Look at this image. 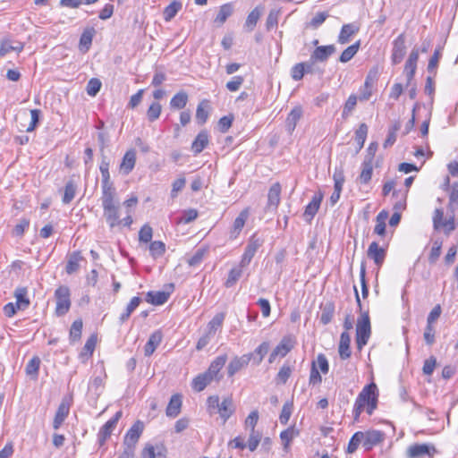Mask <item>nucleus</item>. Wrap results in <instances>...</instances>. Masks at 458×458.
Wrapping results in <instances>:
<instances>
[{"mask_svg": "<svg viewBox=\"0 0 458 458\" xmlns=\"http://www.w3.org/2000/svg\"><path fill=\"white\" fill-rule=\"evenodd\" d=\"M378 392L375 383L365 386L358 394L352 410L353 420L358 422L363 411L371 415L377 407Z\"/></svg>", "mask_w": 458, "mask_h": 458, "instance_id": "1", "label": "nucleus"}, {"mask_svg": "<svg viewBox=\"0 0 458 458\" xmlns=\"http://www.w3.org/2000/svg\"><path fill=\"white\" fill-rule=\"evenodd\" d=\"M103 216L111 229L120 225V201L116 191L103 193L101 195Z\"/></svg>", "mask_w": 458, "mask_h": 458, "instance_id": "2", "label": "nucleus"}, {"mask_svg": "<svg viewBox=\"0 0 458 458\" xmlns=\"http://www.w3.org/2000/svg\"><path fill=\"white\" fill-rule=\"evenodd\" d=\"M371 335L370 319L368 311H361L356 324V344L361 350L367 344Z\"/></svg>", "mask_w": 458, "mask_h": 458, "instance_id": "3", "label": "nucleus"}, {"mask_svg": "<svg viewBox=\"0 0 458 458\" xmlns=\"http://www.w3.org/2000/svg\"><path fill=\"white\" fill-rule=\"evenodd\" d=\"M55 297L56 300L55 314L59 317L65 315L71 307V293L69 288L65 285L59 286L55 291Z\"/></svg>", "mask_w": 458, "mask_h": 458, "instance_id": "4", "label": "nucleus"}, {"mask_svg": "<svg viewBox=\"0 0 458 458\" xmlns=\"http://www.w3.org/2000/svg\"><path fill=\"white\" fill-rule=\"evenodd\" d=\"M296 341L293 335H285L280 343L276 346L269 355L268 362L273 363L277 356L285 357L295 346Z\"/></svg>", "mask_w": 458, "mask_h": 458, "instance_id": "5", "label": "nucleus"}, {"mask_svg": "<svg viewBox=\"0 0 458 458\" xmlns=\"http://www.w3.org/2000/svg\"><path fill=\"white\" fill-rule=\"evenodd\" d=\"M144 429V424L140 420H137L126 432L123 445L124 449H131L134 453L135 445L139 441Z\"/></svg>", "mask_w": 458, "mask_h": 458, "instance_id": "6", "label": "nucleus"}, {"mask_svg": "<svg viewBox=\"0 0 458 458\" xmlns=\"http://www.w3.org/2000/svg\"><path fill=\"white\" fill-rule=\"evenodd\" d=\"M262 243L263 241L257 237L256 234L250 236L245 248V251L242 254V259L240 261L242 267H245L250 263L252 258L254 257L258 249L262 245Z\"/></svg>", "mask_w": 458, "mask_h": 458, "instance_id": "7", "label": "nucleus"}, {"mask_svg": "<svg viewBox=\"0 0 458 458\" xmlns=\"http://www.w3.org/2000/svg\"><path fill=\"white\" fill-rule=\"evenodd\" d=\"M405 54H406L405 36L403 33H402L393 41V48H392V54H391L392 64H400L403 61Z\"/></svg>", "mask_w": 458, "mask_h": 458, "instance_id": "8", "label": "nucleus"}, {"mask_svg": "<svg viewBox=\"0 0 458 458\" xmlns=\"http://www.w3.org/2000/svg\"><path fill=\"white\" fill-rule=\"evenodd\" d=\"M253 353H246L242 356H235L227 366L228 377L234 376L237 372L246 368L252 360Z\"/></svg>", "mask_w": 458, "mask_h": 458, "instance_id": "9", "label": "nucleus"}, {"mask_svg": "<svg viewBox=\"0 0 458 458\" xmlns=\"http://www.w3.org/2000/svg\"><path fill=\"white\" fill-rule=\"evenodd\" d=\"M122 411H118L113 418L107 420L99 429L98 437L100 445H103L106 439L111 436L113 430L115 428L119 420L122 417Z\"/></svg>", "mask_w": 458, "mask_h": 458, "instance_id": "10", "label": "nucleus"}, {"mask_svg": "<svg viewBox=\"0 0 458 458\" xmlns=\"http://www.w3.org/2000/svg\"><path fill=\"white\" fill-rule=\"evenodd\" d=\"M436 448L428 444H414L408 447L407 456L409 458H420L425 455L433 456L436 453Z\"/></svg>", "mask_w": 458, "mask_h": 458, "instance_id": "11", "label": "nucleus"}, {"mask_svg": "<svg viewBox=\"0 0 458 458\" xmlns=\"http://www.w3.org/2000/svg\"><path fill=\"white\" fill-rule=\"evenodd\" d=\"M281 184L275 182L269 188L267 193V204L266 206V211L276 212L281 200Z\"/></svg>", "mask_w": 458, "mask_h": 458, "instance_id": "12", "label": "nucleus"}, {"mask_svg": "<svg viewBox=\"0 0 458 458\" xmlns=\"http://www.w3.org/2000/svg\"><path fill=\"white\" fill-rule=\"evenodd\" d=\"M166 455L167 449L162 443L156 445L148 443L141 452L142 458H166Z\"/></svg>", "mask_w": 458, "mask_h": 458, "instance_id": "13", "label": "nucleus"}, {"mask_svg": "<svg viewBox=\"0 0 458 458\" xmlns=\"http://www.w3.org/2000/svg\"><path fill=\"white\" fill-rule=\"evenodd\" d=\"M362 445L365 450H371L374 446L377 445L384 440V433L380 430H368L362 432Z\"/></svg>", "mask_w": 458, "mask_h": 458, "instance_id": "14", "label": "nucleus"}, {"mask_svg": "<svg viewBox=\"0 0 458 458\" xmlns=\"http://www.w3.org/2000/svg\"><path fill=\"white\" fill-rule=\"evenodd\" d=\"M99 170L101 173L102 194L116 191L115 188L114 187L113 183L110 181L109 162H107L106 160V158L102 159L100 165H99Z\"/></svg>", "mask_w": 458, "mask_h": 458, "instance_id": "15", "label": "nucleus"}, {"mask_svg": "<svg viewBox=\"0 0 458 458\" xmlns=\"http://www.w3.org/2000/svg\"><path fill=\"white\" fill-rule=\"evenodd\" d=\"M323 199L322 192H317L313 195L310 202L305 207L303 218L306 222L310 223L318 213L321 201Z\"/></svg>", "mask_w": 458, "mask_h": 458, "instance_id": "16", "label": "nucleus"}, {"mask_svg": "<svg viewBox=\"0 0 458 458\" xmlns=\"http://www.w3.org/2000/svg\"><path fill=\"white\" fill-rule=\"evenodd\" d=\"M367 255L377 267H381L386 259V251L377 242H372L369 246Z\"/></svg>", "mask_w": 458, "mask_h": 458, "instance_id": "17", "label": "nucleus"}, {"mask_svg": "<svg viewBox=\"0 0 458 458\" xmlns=\"http://www.w3.org/2000/svg\"><path fill=\"white\" fill-rule=\"evenodd\" d=\"M335 52L334 45L317 47L310 55L311 62H325Z\"/></svg>", "mask_w": 458, "mask_h": 458, "instance_id": "18", "label": "nucleus"}, {"mask_svg": "<svg viewBox=\"0 0 458 458\" xmlns=\"http://www.w3.org/2000/svg\"><path fill=\"white\" fill-rule=\"evenodd\" d=\"M136 164V151L134 149H130L125 152L123 157L122 162L120 164V172L127 175L129 174L134 168Z\"/></svg>", "mask_w": 458, "mask_h": 458, "instance_id": "19", "label": "nucleus"}, {"mask_svg": "<svg viewBox=\"0 0 458 458\" xmlns=\"http://www.w3.org/2000/svg\"><path fill=\"white\" fill-rule=\"evenodd\" d=\"M24 47L23 43L11 38H4L0 42V56H4L11 51L20 53Z\"/></svg>", "mask_w": 458, "mask_h": 458, "instance_id": "20", "label": "nucleus"}, {"mask_svg": "<svg viewBox=\"0 0 458 458\" xmlns=\"http://www.w3.org/2000/svg\"><path fill=\"white\" fill-rule=\"evenodd\" d=\"M249 217L248 208L243 209L239 216L235 218L233 227L230 231V239H236L242 232L247 219Z\"/></svg>", "mask_w": 458, "mask_h": 458, "instance_id": "21", "label": "nucleus"}, {"mask_svg": "<svg viewBox=\"0 0 458 458\" xmlns=\"http://www.w3.org/2000/svg\"><path fill=\"white\" fill-rule=\"evenodd\" d=\"M360 27L355 23H348L343 25L341 31L338 35V43L344 45L350 42L351 38L358 33Z\"/></svg>", "mask_w": 458, "mask_h": 458, "instance_id": "22", "label": "nucleus"}, {"mask_svg": "<svg viewBox=\"0 0 458 458\" xmlns=\"http://www.w3.org/2000/svg\"><path fill=\"white\" fill-rule=\"evenodd\" d=\"M163 335L160 330L153 332L144 346L145 356H151L162 342Z\"/></svg>", "mask_w": 458, "mask_h": 458, "instance_id": "23", "label": "nucleus"}, {"mask_svg": "<svg viewBox=\"0 0 458 458\" xmlns=\"http://www.w3.org/2000/svg\"><path fill=\"white\" fill-rule=\"evenodd\" d=\"M302 116V108L300 106L293 107L288 114L285 121V128L289 133H292Z\"/></svg>", "mask_w": 458, "mask_h": 458, "instance_id": "24", "label": "nucleus"}, {"mask_svg": "<svg viewBox=\"0 0 458 458\" xmlns=\"http://www.w3.org/2000/svg\"><path fill=\"white\" fill-rule=\"evenodd\" d=\"M221 419L225 422L234 412L233 399L230 396L223 398L217 410Z\"/></svg>", "mask_w": 458, "mask_h": 458, "instance_id": "25", "label": "nucleus"}, {"mask_svg": "<svg viewBox=\"0 0 458 458\" xmlns=\"http://www.w3.org/2000/svg\"><path fill=\"white\" fill-rule=\"evenodd\" d=\"M208 144V134L206 131L198 133L191 144V150L195 155L199 154Z\"/></svg>", "mask_w": 458, "mask_h": 458, "instance_id": "26", "label": "nucleus"}, {"mask_svg": "<svg viewBox=\"0 0 458 458\" xmlns=\"http://www.w3.org/2000/svg\"><path fill=\"white\" fill-rule=\"evenodd\" d=\"M350 344V334L348 332H343L340 336V343L338 348L339 355L342 360H346L351 356Z\"/></svg>", "mask_w": 458, "mask_h": 458, "instance_id": "27", "label": "nucleus"}, {"mask_svg": "<svg viewBox=\"0 0 458 458\" xmlns=\"http://www.w3.org/2000/svg\"><path fill=\"white\" fill-rule=\"evenodd\" d=\"M213 380L214 378L209 376L207 371H205L204 373H200L193 378L191 386L195 391L201 392Z\"/></svg>", "mask_w": 458, "mask_h": 458, "instance_id": "28", "label": "nucleus"}, {"mask_svg": "<svg viewBox=\"0 0 458 458\" xmlns=\"http://www.w3.org/2000/svg\"><path fill=\"white\" fill-rule=\"evenodd\" d=\"M227 360V355L222 354L217 356L209 365L207 372L209 376H211L214 379L217 377L219 371L225 365Z\"/></svg>", "mask_w": 458, "mask_h": 458, "instance_id": "29", "label": "nucleus"}, {"mask_svg": "<svg viewBox=\"0 0 458 458\" xmlns=\"http://www.w3.org/2000/svg\"><path fill=\"white\" fill-rule=\"evenodd\" d=\"M69 411H70V406L68 403H65L63 402L59 405V407L56 411L55 416L54 418V421H53V428L55 429H58L61 427V425L63 424V422L68 416Z\"/></svg>", "mask_w": 458, "mask_h": 458, "instance_id": "30", "label": "nucleus"}, {"mask_svg": "<svg viewBox=\"0 0 458 458\" xmlns=\"http://www.w3.org/2000/svg\"><path fill=\"white\" fill-rule=\"evenodd\" d=\"M373 174V162L364 159L361 164V172L358 178L360 183L367 184L371 180Z\"/></svg>", "mask_w": 458, "mask_h": 458, "instance_id": "31", "label": "nucleus"}, {"mask_svg": "<svg viewBox=\"0 0 458 458\" xmlns=\"http://www.w3.org/2000/svg\"><path fill=\"white\" fill-rule=\"evenodd\" d=\"M181 406H182V397L181 395L179 394H174L170 401H169V403L166 407V415L168 417H176L179 413H180V411H181Z\"/></svg>", "mask_w": 458, "mask_h": 458, "instance_id": "32", "label": "nucleus"}, {"mask_svg": "<svg viewBox=\"0 0 458 458\" xmlns=\"http://www.w3.org/2000/svg\"><path fill=\"white\" fill-rule=\"evenodd\" d=\"M188 100V94L185 91L181 90L171 98L170 107L172 109H182L186 106Z\"/></svg>", "mask_w": 458, "mask_h": 458, "instance_id": "33", "label": "nucleus"}, {"mask_svg": "<svg viewBox=\"0 0 458 458\" xmlns=\"http://www.w3.org/2000/svg\"><path fill=\"white\" fill-rule=\"evenodd\" d=\"M233 7L231 3H227L221 5L214 21L218 25H223L226 21V20L233 14Z\"/></svg>", "mask_w": 458, "mask_h": 458, "instance_id": "34", "label": "nucleus"}, {"mask_svg": "<svg viewBox=\"0 0 458 458\" xmlns=\"http://www.w3.org/2000/svg\"><path fill=\"white\" fill-rule=\"evenodd\" d=\"M168 298L169 293L161 291H150L147 293V301L153 305H162L167 301Z\"/></svg>", "mask_w": 458, "mask_h": 458, "instance_id": "35", "label": "nucleus"}, {"mask_svg": "<svg viewBox=\"0 0 458 458\" xmlns=\"http://www.w3.org/2000/svg\"><path fill=\"white\" fill-rule=\"evenodd\" d=\"M96 344H97V335H90L88 338V340L86 341L84 347H83L81 352L80 353V358L82 360L83 362L93 354V352L96 347Z\"/></svg>", "mask_w": 458, "mask_h": 458, "instance_id": "36", "label": "nucleus"}, {"mask_svg": "<svg viewBox=\"0 0 458 458\" xmlns=\"http://www.w3.org/2000/svg\"><path fill=\"white\" fill-rule=\"evenodd\" d=\"M27 293L28 292L25 287H20L15 290V305L17 306L18 310H25L29 307L30 300L27 298Z\"/></svg>", "mask_w": 458, "mask_h": 458, "instance_id": "37", "label": "nucleus"}, {"mask_svg": "<svg viewBox=\"0 0 458 458\" xmlns=\"http://www.w3.org/2000/svg\"><path fill=\"white\" fill-rule=\"evenodd\" d=\"M82 257L79 251L72 253L66 264V273L72 275L76 272L80 267V261Z\"/></svg>", "mask_w": 458, "mask_h": 458, "instance_id": "38", "label": "nucleus"}, {"mask_svg": "<svg viewBox=\"0 0 458 458\" xmlns=\"http://www.w3.org/2000/svg\"><path fill=\"white\" fill-rule=\"evenodd\" d=\"M141 302V299L138 296L133 297L128 303L125 310L120 315L119 320L121 323H124L131 313L139 307Z\"/></svg>", "mask_w": 458, "mask_h": 458, "instance_id": "39", "label": "nucleus"}, {"mask_svg": "<svg viewBox=\"0 0 458 458\" xmlns=\"http://www.w3.org/2000/svg\"><path fill=\"white\" fill-rule=\"evenodd\" d=\"M388 218V212L386 210H382L378 213L376 217V226L374 228V233L383 236L386 233V221Z\"/></svg>", "mask_w": 458, "mask_h": 458, "instance_id": "40", "label": "nucleus"}, {"mask_svg": "<svg viewBox=\"0 0 458 458\" xmlns=\"http://www.w3.org/2000/svg\"><path fill=\"white\" fill-rule=\"evenodd\" d=\"M261 10L259 7L254 8L247 16L244 27L248 31H252L261 16Z\"/></svg>", "mask_w": 458, "mask_h": 458, "instance_id": "41", "label": "nucleus"}, {"mask_svg": "<svg viewBox=\"0 0 458 458\" xmlns=\"http://www.w3.org/2000/svg\"><path fill=\"white\" fill-rule=\"evenodd\" d=\"M360 46V40H358L354 44L349 46L347 48H345L342 52V54H341V55L339 57V61L341 63H347V62H349L357 54V52L359 51Z\"/></svg>", "mask_w": 458, "mask_h": 458, "instance_id": "42", "label": "nucleus"}, {"mask_svg": "<svg viewBox=\"0 0 458 458\" xmlns=\"http://www.w3.org/2000/svg\"><path fill=\"white\" fill-rule=\"evenodd\" d=\"M242 268L243 267H241V263H240L238 267H233L229 271L228 277H227L226 281L225 282V286L226 288L233 287L236 284V282L241 278V276L242 275Z\"/></svg>", "mask_w": 458, "mask_h": 458, "instance_id": "43", "label": "nucleus"}, {"mask_svg": "<svg viewBox=\"0 0 458 458\" xmlns=\"http://www.w3.org/2000/svg\"><path fill=\"white\" fill-rule=\"evenodd\" d=\"M77 191V185L72 180L66 182L64 187V192L62 199L64 204H69L75 197Z\"/></svg>", "mask_w": 458, "mask_h": 458, "instance_id": "44", "label": "nucleus"}, {"mask_svg": "<svg viewBox=\"0 0 458 458\" xmlns=\"http://www.w3.org/2000/svg\"><path fill=\"white\" fill-rule=\"evenodd\" d=\"M368 126L366 123H360L359 128L355 131V141L358 145L357 151H360L365 143L368 135Z\"/></svg>", "mask_w": 458, "mask_h": 458, "instance_id": "45", "label": "nucleus"}, {"mask_svg": "<svg viewBox=\"0 0 458 458\" xmlns=\"http://www.w3.org/2000/svg\"><path fill=\"white\" fill-rule=\"evenodd\" d=\"M208 101L203 100L201 101L196 110V119L201 124L205 123L208 117Z\"/></svg>", "mask_w": 458, "mask_h": 458, "instance_id": "46", "label": "nucleus"}, {"mask_svg": "<svg viewBox=\"0 0 458 458\" xmlns=\"http://www.w3.org/2000/svg\"><path fill=\"white\" fill-rule=\"evenodd\" d=\"M269 350V344L267 342H263L261 344H259L254 351L253 353V362L256 365H259L263 360V358L265 355L268 352Z\"/></svg>", "mask_w": 458, "mask_h": 458, "instance_id": "47", "label": "nucleus"}, {"mask_svg": "<svg viewBox=\"0 0 458 458\" xmlns=\"http://www.w3.org/2000/svg\"><path fill=\"white\" fill-rule=\"evenodd\" d=\"M40 366V359L38 356L33 357L26 365V374L32 378L37 379Z\"/></svg>", "mask_w": 458, "mask_h": 458, "instance_id": "48", "label": "nucleus"}, {"mask_svg": "<svg viewBox=\"0 0 458 458\" xmlns=\"http://www.w3.org/2000/svg\"><path fill=\"white\" fill-rule=\"evenodd\" d=\"M182 4L177 1H174L169 5H167L164 10V19L166 21H171L177 13L181 10Z\"/></svg>", "mask_w": 458, "mask_h": 458, "instance_id": "49", "label": "nucleus"}, {"mask_svg": "<svg viewBox=\"0 0 458 458\" xmlns=\"http://www.w3.org/2000/svg\"><path fill=\"white\" fill-rule=\"evenodd\" d=\"M225 319L224 313L216 314L208 324V333L211 335H215L216 331L222 327L223 321Z\"/></svg>", "mask_w": 458, "mask_h": 458, "instance_id": "50", "label": "nucleus"}, {"mask_svg": "<svg viewBox=\"0 0 458 458\" xmlns=\"http://www.w3.org/2000/svg\"><path fill=\"white\" fill-rule=\"evenodd\" d=\"M443 245V241L441 239H435L433 241V245L428 255V261L431 264L437 262L441 254V249Z\"/></svg>", "mask_w": 458, "mask_h": 458, "instance_id": "51", "label": "nucleus"}, {"mask_svg": "<svg viewBox=\"0 0 458 458\" xmlns=\"http://www.w3.org/2000/svg\"><path fill=\"white\" fill-rule=\"evenodd\" d=\"M83 323L81 319L73 321L70 328V341L76 342L81 339Z\"/></svg>", "mask_w": 458, "mask_h": 458, "instance_id": "52", "label": "nucleus"}, {"mask_svg": "<svg viewBox=\"0 0 458 458\" xmlns=\"http://www.w3.org/2000/svg\"><path fill=\"white\" fill-rule=\"evenodd\" d=\"M149 252L154 259H157L165 252V244L161 241L152 242L149 245Z\"/></svg>", "mask_w": 458, "mask_h": 458, "instance_id": "53", "label": "nucleus"}, {"mask_svg": "<svg viewBox=\"0 0 458 458\" xmlns=\"http://www.w3.org/2000/svg\"><path fill=\"white\" fill-rule=\"evenodd\" d=\"M357 99H358V98L354 94H352L349 96V98H347V100L344 106V109H343V113H342L343 118L345 119L352 114V112L354 110V108L357 105Z\"/></svg>", "mask_w": 458, "mask_h": 458, "instance_id": "54", "label": "nucleus"}, {"mask_svg": "<svg viewBox=\"0 0 458 458\" xmlns=\"http://www.w3.org/2000/svg\"><path fill=\"white\" fill-rule=\"evenodd\" d=\"M161 111H162L161 105L158 102H153L149 106V107L147 111V117H148V121L154 122L157 119H158L160 116Z\"/></svg>", "mask_w": 458, "mask_h": 458, "instance_id": "55", "label": "nucleus"}, {"mask_svg": "<svg viewBox=\"0 0 458 458\" xmlns=\"http://www.w3.org/2000/svg\"><path fill=\"white\" fill-rule=\"evenodd\" d=\"M312 363L316 364V367L323 374H327L329 371V363L325 354L319 353L317 356L316 360H313Z\"/></svg>", "mask_w": 458, "mask_h": 458, "instance_id": "56", "label": "nucleus"}, {"mask_svg": "<svg viewBox=\"0 0 458 458\" xmlns=\"http://www.w3.org/2000/svg\"><path fill=\"white\" fill-rule=\"evenodd\" d=\"M362 437H363V435H362L361 431H358L353 434V436L352 437V438L349 441V444L347 446V453L352 454L357 450L358 446L360 444H362V438H361Z\"/></svg>", "mask_w": 458, "mask_h": 458, "instance_id": "57", "label": "nucleus"}, {"mask_svg": "<svg viewBox=\"0 0 458 458\" xmlns=\"http://www.w3.org/2000/svg\"><path fill=\"white\" fill-rule=\"evenodd\" d=\"M292 368L288 364H284L279 369L276 380L277 383L285 384L292 374Z\"/></svg>", "mask_w": 458, "mask_h": 458, "instance_id": "58", "label": "nucleus"}, {"mask_svg": "<svg viewBox=\"0 0 458 458\" xmlns=\"http://www.w3.org/2000/svg\"><path fill=\"white\" fill-rule=\"evenodd\" d=\"M152 236V227L148 224L144 225L139 232V241L141 242L148 243L151 242Z\"/></svg>", "mask_w": 458, "mask_h": 458, "instance_id": "59", "label": "nucleus"}, {"mask_svg": "<svg viewBox=\"0 0 458 458\" xmlns=\"http://www.w3.org/2000/svg\"><path fill=\"white\" fill-rule=\"evenodd\" d=\"M101 81L97 78H92L89 81L86 88V91L89 96H96L101 89Z\"/></svg>", "mask_w": 458, "mask_h": 458, "instance_id": "60", "label": "nucleus"}, {"mask_svg": "<svg viewBox=\"0 0 458 458\" xmlns=\"http://www.w3.org/2000/svg\"><path fill=\"white\" fill-rule=\"evenodd\" d=\"M93 38V32L92 30H85L80 38V47L83 51H88Z\"/></svg>", "mask_w": 458, "mask_h": 458, "instance_id": "61", "label": "nucleus"}, {"mask_svg": "<svg viewBox=\"0 0 458 458\" xmlns=\"http://www.w3.org/2000/svg\"><path fill=\"white\" fill-rule=\"evenodd\" d=\"M278 17L279 11L273 9L269 12L266 21V27L267 30H270L271 29L277 26Z\"/></svg>", "mask_w": 458, "mask_h": 458, "instance_id": "62", "label": "nucleus"}, {"mask_svg": "<svg viewBox=\"0 0 458 458\" xmlns=\"http://www.w3.org/2000/svg\"><path fill=\"white\" fill-rule=\"evenodd\" d=\"M29 226H30V220L27 218H21L19 221V223L14 226V228L13 230V233L15 236L21 237L23 235L25 231L29 228Z\"/></svg>", "mask_w": 458, "mask_h": 458, "instance_id": "63", "label": "nucleus"}, {"mask_svg": "<svg viewBox=\"0 0 458 458\" xmlns=\"http://www.w3.org/2000/svg\"><path fill=\"white\" fill-rule=\"evenodd\" d=\"M244 81V78L242 76H234L229 81L225 87L231 92L237 91Z\"/></svg>", "mask_w": 458, "mask_h": 458, "instance_id": "64", "label": "nucleus"}]
</instances>
